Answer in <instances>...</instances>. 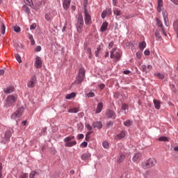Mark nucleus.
<instances>
[{
    "label": "nucleus",
    "mask_w": 178,
    "mask_h": 178,
    "mask_svg": "<svg viewBox=\"0 0 178 178\" xmlns=\"http://www.w3.org/2000/svg\"><path fill=\"white\" fill-rule=\"evenodd\" d=\"M86 78V70L84 67H81L79 70L78 76L76 78L74 81L75 84H81L83 81H84V79Z\"/></svg>",
    "instance_id": "f257e3e1"
},
{
    "label": "nucleus",
    "mask_w": 178,
    "mask_h": 178,
    "mask_svg": "<svg viewBox=\"0 0 178 178\" xmlns=\"http://www.w3.org/2000/svg\"><path fill=\"white\" fill-rule=\"evenodd\" d=\"M83 26H84V19L83 18V15L79 14L78 15V20L76 23V30L78 33H83Z\"/></svg>",
    "instance_id": "f03ea898"
},
{
    "label": "nucleus",
    "mask_w": 178,
    "mask_h": 178,
    "mask_svg": "<svg viewBox=\"0 0 178 178\" xmlns=\"http://www.w3.org/2000/svg\"><path fill=\"white\" fill-rule=\"evenodd\" d=\"M156 165V160L155 159H149L145 162L142 163V167L143 169H149Z\"/></svg>",
    "instance_id": "7ed1b4c3"
},
{
    "label": "nucleus",
    "mask_w": 178,
    "mask_h": 178,
    "mask_svg": "<svg viewBox=\"0 0 178 178\" xmlns=\"http://www.w3.org/2000/svg\"><path fill=\"white\" fill-rule=\"evenodd\" d=\"M16 99H17V97L13 95H10L7 97L6 102H4V107L5 108H10L13 104L16 102Z\"/></svg>",
    "instance_id": "20e7f679"
},
{
    "label": "nucleus",
    "mask_w": 178,
    "mask_h": 178,
    "mask_svg": "<svg viewBox=\"0 0 178 178\" xmlns=\"http://www.w3.org/2000/svg\"><path fill=\"white\" fill-rule=\"evenodd\" d=\"M84 20H85V24L86 26H91L92 24V19H91V15H90V13H88V10H87V8H86V5L84 6Z\"/></svg>",
    "instance_id": "39448f33"
},
{
    "label": "nucleus",
    "mask_w": 178,
    "mask_h": 178,
    "mask_svg": "<svg viewBox=\"0 0 178 178\" xmlns=\"http://www.w3.org/2000/svg\"><path fill=\"white\" fill-rule=\"evenodd\" d=\"M74 138V136H67L64 139L65 147H74L77 142L76 140L72 141Z\"/></svg>",
    "instance_id": "423d86ee"
},
{
    "label": "nucleus",
    "mask_w": 178,
    "mask_h": 178,
    "mask_svg": "<svg viewBox=\"0 0 178 178\" xmlns=\"http://www.w3.org/2000/svg\"><path fill=\"white\" fill-rule=\"evenodd\" d=\"M10 137H12V131L6 130L5 132V136L2 138L1 143V144H7L10 141Z\"/></svg>",
    "instance_id": "0eeeda50"
},
{
    "label": "nucleus",
    "mask_w": 178,
    "mask_h": 178,
    "mask_svg": "<svg viewBox=\"0 0 178 178\" xmlns=\"http://www.w3.org/2000/svg\"><path fill=\"white\" fill-rule=\"evenodd\" d=\"M117 48L114 47L111 51L110 58L115 59V60H119L120 59V52L116 51Z\"/></svg>",
    "instance_id": "6e6552de"
},
{
    "label": "nucleus",
    "mask_w": 178,
    "mask_h": 178,
    "mask_svg": "<svg viewBox=\"0 0 178 178\" xmlns=\"http://www.w3.org/2000/svg\"><path fill=\"white\" fill-rule=\"evenodd\" d=\"M24 112V108L20 107L14 113H13L11 118L16 120L17 118H20L23 115Z\"/></svg>",
    "instance_id": "1a4fd4ad"
},
{
    "label": "nucleus",
    "mask_w": 178,
    "mask_h": 178,
    "mask_svg": "<svg viewBox=\"0 0 178 178\" xmlns=\"http://www.w3.org/2000/svg\"><path fill=\"white\" fill-rule=\"evenodd\" d=\"M35 84H37V77H35V75H33L28 81L27 87H29V88H34Z\"/></svg>",
    "instance_id": "9d476101"
},
{
    "label": "nucleus",
    "mask_w": 178,
    "mask_h": 178,
    "mask_svg": "<svg viewBox=\"0 0 178 178\" xmlns=\"http://www.w3.org/2000/svg\"><path fill=\"white\" fill-rule=\"evenodd\" d=\"M140 70L145 73H149L152 70V65H149L147 67V65H143L140 67Z\"/></svg>",
    "instance_id": "9b49d317"
},
{
    "label": "nucleus",
    "mask_w": 178,
    "mask_h": 178,
    "mask_svg": "<svg viewBox=\"0 0 178 178\" xmlns=\"http://www.w3.org/2000/svg\"><path fill=\"white\" fill-rule=\"evenodd\" d=\"M42 66V61L41 60V58L40 56H37L35 58V67L36 69H41Z\"/></svg>",
    "instance_id": "f8f14e48"
},
{
    "label": "nucleus",
    "mask_w": 178,
    "mask_h": 178,
    "mask_svg": "<svg viewBox=\"0 0 178 178\" xmlns=\"http://www.w3.org/2000/svg\"><path fill=\"white\" fill-rule=\"evenodd\" d=\"M156 23H157V26L159 27H161L162 28L163 34L164 35H165V37H168V34H166V32H165V29L163 27V25L162 24V21H161V19H159L158 18L156 19Z\"/></svg>",
    "instance_id": "ddd939ff"
},
{
    "label": "nucleus",
    "mask_w": 178,
    "mask_h": 178,
    "mask_svg": "<svg viewBox=\"0 0 178 178\" xmlns=\"http://www.w3.org/2000/svg\"><path fill=\"white\" fill-rule=\"evenodd\" d=\"M72 0H64L63 3V8L65 10H67L69 9V7L70 6V2Z\"/></svg>",
    "instance_id": "4468645a"
},
{
    "label": "nucleus",
    "mask_w": 178,
    "mask_h": 178,
    "mask_svg": "<svg viewBox=\"0 0 178 178\" xmlns=\"http://www.w3.org/2000/svg\"><path fill=\"white\" fill-rule=\"evenodd\" d=\"M92 126L94 129H98L99 130L102 127V123L101 122H92Z\"/></svg>",
    "instance_id": "2eb2a0df"
},
{
    "label": "nucleus",
    "mask_w": 178,
    "mask_h": 178,
    "mask_svg": "<svg viewBox=\"0 0 178 178\" xmlns=\"http://www.w3.org/2000/svg\"><path fill=\"white\" fill-rule=\"evenodd\" d=\"M106 116L107 118H109L110 119H111V118H115L116 116V114L115 113V112H113L111 110H108L106 113Z\"/></svg>",
    "instance_id": "dca6fc26"
},
{
    "label": "nucleus",
    "mask_w": 178,
    "mask_h": 178,
    "mask_svg": "<svg viewBox=\"0 0 178 178\" xmlns=\"http://www.w3.org/2000/svg\"><path fill=\"white\" fill-rule=\"evenodd\" d=\"M82 161H88L91 158V154L90 153H84L81 156Z\"/></svg>",
    "instance_id": "f3484780"
},
{
    "label": "nucleus",
    "mask_w": 178,
    "mask_h": 178,
    "mask_svg": "<svg viewBox=\"0 0 178 178\" xmlns=\"http://www.w3.org/2000/svg\"><path fill=\"white\" fill-rule=\"evenodd\" d=\"M108 24L107 22H103L100 28V31H102V33H104V31H106V30H108Z\"/></svg>",
    "instance_id": "a211bd4d"
},
{
    "label": "nucleus",
    "mask_w": 178,
    "mask_h": 178,
    "mask_svg": "<svg viewBox=\"0 0 178 178\" xmlns=\"http://www.w3.org/2000/svg\"><path fill=\"white\" fill-rule=\"evenodd\" d=\"M102 108H104V103L100 102L98 104L96 109V113H100L102 111Z\"/></svg>",
    "instance_id": "6ab92c4d"
},
{
    "label": "nucleus",
    "mask_w": 178,
    "mask_h": 178,
    "mask_svg": "<svg viewBox=\"0 0 178 178\" xmlns=\"http://www.w3.org/2000/svg\"><path fill=\"white\" fill-rule=\"evenodd\" d=\"M153 102L156 109H161V101L157 99H154Z\"/></svg>",
    "instance_id": "aec40b11"
},
{
    "label": "nucleus",
    "mask_w": 178,
    "mask_h": 178,
    "mask_svg": "<svg viewBox=\"0 0 178 178\" xmlns=\"http://www.w3.org/2000/svg\"><path fill=\"white\" fill-rule=\"evenodd\" d=\"M15 91V88L13 86H10L7 88L6 90H4V92L6 94H12Z\"/></svg>",
    "instance_id": "412c9836"
},
{
    "label": "nucleus",
    "mask_w": 178,
    "mask_h": 178,
    "mask_svg": "<svg viewBox=\"0 0 178 178\" xmlns=\"http://www.w3.org/2000/svg\"><path fill=\"white\" fill-rule=\"evenodd\" d=\"M173 27H174V30L177 34V37L178 38V19H177L176 21L174 22Z\"/></svg>",
    "instance_id": "4be33fe9"
},
{
    "label": "nucleus",
    "mask_w": 178,
    "mask_h": 178,
    "mask_svg": "<svg viewBox=\"0 0 178 178\" xmlns=\"http://www.w3.org/2000/svg\"><path fill=\"white\" fill-rule=\"evenodd\" d=\"M124 137H126V131H122L119 134L117 135L118 140H122V138H124Z\"/></svg>",
    "instance_id": "5701e85b"
},
{
    "label": "nucleus",
    "mask_w": 178,
    "mask_h": 178,
    "mask_svg": "<svg viewBox=\"0 0 178 178\" xmlns=\"http://www.w3.org/2000/svg\"><path fill=\"white\" fill-rule=\"evenodd\" d=\"M140 158H141L140 153H136L133 157L132 161H134V162H137V161H140Z\"/></svg>",
    "instance_id": "b1692460"
},
{
    "label": "nucleus",
    "mask_w": 178,
    "mask_h": 178,
    "mask_svg": "<svg viewBox=\"0 0 178 178\" xmlns=\"http://www.w3.org/2000/svg\"><path fill=\"white\" fill-rule=\"evenodd\" d=\"M163 17L164 19L165 24V26H168V13L166 11H163Z\"/></svg>",
    "instance_id": "393cba45"
},
{
    "label": "nucleus",
    "mask_w": 178,
    "mask_h": 178,
    "mask_svg": "<svg viewBox=\"0 0 178 178\" xmlns=\"http://www.w3.org/2000/svg\"><path fill=\"white\" fill-rule=\"evenodd\" d=\"M24 2H25L26 5H28V6H30L33 9H34V4H33V0H24Z\"/></svg>",
    "instance_id": "a878e982"
},
{
    "label": "nucleus",
    "mask_w": 178,
    "mask_h": 178,
    "mask_svg": "<svg viewBox=\"0 0 178 178\" xmlns=\"http://www.w3.org/2000/svg\"><path fill=\"white\" fill-rule=\"evenodd\" d=\"M122 110L124 111V113L126 115V113H127V112H129V106L126 104H122Z\"/></svg>",
    "instance_id": "bb28decb"
},
{
    "label": "nucleus",
    "mask_w": 178,
    "mask_h": 178,
    "mask_svg": "<svg viewBox=\"0 0 178 178\" xmlns=\"http://www.w3.org/2000/svg\"><path fill=\"white\" fill-rule=\"evenodd\" d=\"M163 6V3L162 0H158V6H157L158 12H161Z\"/></svg>",
    "instance_id": "cd10ccee"
},
{
    "label": "nucleus",
    "mask_w": 178,
    "mask_h": 178,
    "mask_svg": "<svg viewBox=\"0 0 178 178\" xmlns=\"http://www.w3.org/2000/svg\"><path fill=\"white\" fill-rule=\"evenodd\" d=\"M145 47H147V43H145V42H142L139 43V49H140L141 51L145 49Z\"/></svg>",
    "instance_id": "c85d7f7f"
},
{
    "label": "nucleus",
    "mask_w": 178,
    "mask_h": 178,
    "mask_svg": "<svg viewBox=\"0 0 178 178\" xmlns=\"http://www.w3.org/2000/svg\"><path fill=\"white\" fill-rule=\"evenodd\" d=\"M74 97H76V93L72 92L70 94L67 95L65 98L66 99H72V98H74Z\"/></svg>",
    "instance_id": "c756f323"
},
{
    "label": "nucleus",
    "mask_w": 178,
    "mask_h": 178,
    "mask_svg": "<svg viewBox=\"0 0 178 178\" xmlns=\"http://www.w3.org/2000/svg\"><path fill=\"white\" fill-rule=\"evenodd\" d=\"M154 76L156 77H158V79H165V75H163V74H161L159 72L154 73Z\"/></svg>",
    "instance_id": "7c9ffc66"
},
{
    "label": "nucleus",
    "mask_w": 178,
    "mask_h": 178,
    "mask_svg": "<svg viewBox=\"0 0 178 178\" xmlns=\"http://www.w3.org/2000/svg\"><path fill=\"white\" fill-rule=\"evenodd\" d=\"M124 158H126V156L124 154H121L120 156L119 159H118V163H122V162H123V161H124Z\"/></svg>",
    "instance_id": "2f4dec72"
},
{
    "label": "nucleus",
    "mask_w": 178,
    "mask_h": 178,
    "mask_svg": "<svg viewBox=\"0 0 178 178\" xmlns=\"http://www.w3.org/2000/svg\"><path fill=\"white\" fill-rule=\"evenodd\" d=\"M79 112V108H73L68 110L69 113H77Z\"/></svg>",
    "instance_id": "473e14b6"
},
{
    "label": "nucleus",
    "mask_w": 178,
    "mask_h": 178,
    "mask_svg": "<svg viewBox=\"0 0 178 178\" xmlns=\"http://www.w3.org/2000/svg\"><path fill=\"white\" fill-rule=\"evenodd\" d=\"M83 129H84V124H83V123L79 122L77 124V129L79 131H81L83 130Z\"/></svg>",
    "instance_id": "72a5a7b5"
},
{
    "label": "nucleus",
    "mask_w": 178,
    "mask_h": 178,
    "mask_svg": "<svg viewBox=\"0 0 178 178\" xmlns=\"http://www.w3.org/2000/svg\"><path fill=\"white\" fill-rule=\"evenodd\" d=\"M5 30H6L5 24H3V22H1V34H5Z\"/></svg>",
    "instance_id": "f704fd0d"
},
{
    "label": "nucleus",
    "mask_w": 178,
    "mask_h": 178,
    "mask_svg": "<svg viewBox=\"0 0 178 178\" xmlns=\"http://www.w3.org/2000/svg\"><path fill=\"white\" fill-rule=\"evenodd\" d=\"M133 124V122H131V120H127V121H125L124 122V124L127 127H130V125Z\"/></svg>",
    "instance_id": "c9c22d12"
},
{
    "label": "nucleus",
    "mask_w": 178,
    "mask_h": 178,
    "mask_svg": "<svg viewBox=\"0 0 178 178\" xmlns=\"http://www.w3.org/2000/svg\"><path fill=\"white\" fill-rule=\"evenodd\" d=\"M87 97H88V98H92L94 97H95V93H94V92H89L87 95Z\"/></svg>",
    "instance_id": "e433bc0d"
},
{
    "label": "nucleus",
    "mask_w": 178,
    "mask_h": 178,
    "mask_svg": "<svg viewBox=\"0 0 178 178\" xmlns=\"http://www.w3.org/2000/svg\"><path fill=\"white\" fill-rule=\"evenodd\" d=\"M155 37L159 40H161L162 39V37L161 36V33H159L158 31L155 32Z\"/></svg>",
    "instance_id": "4c0bfd02"
},
{
    "label": "nucleus",
    "mask_w": 178,
    "mask_h": 178,
    "mask_svg": "<svg viewBox=\"0 0 178 178\" xmlns=\"http://www.w3.org/2000/svg\"><path fill=\"white\" fill-rule=\"evenodd\" d=\"M15 58L17 59V62H19V63H22V58L20 57V55L16 54Z\"/></svg>",
    "instance_id": "58836bf2"
},
{
    "label": "nucleus",
    "mask_w": 178,
    "mask_h": 178,
    "mask_svg": "<svg viewBox=\"0 0 178 178\" xmlns=\"http://www.w3.org/2000/svg\"><path fill=\"white\" fill-rule=\"evenodd\" d=\"M159 141H169L166 136H161L159 138Z\"/></svg>",
    "instance_id": "ea45409f"
},
{
    "label": "nucleus",
    "mask_w": 178,
    "mask_h": 178,
    "mask_svg": "<svg viewBox=\"0 0 178 178\" xmlns=\"http://www.w3.org/2000/svg\"><path fill=\"white\" fill-rule=\"evenodd\" d=\"M46 20H47V22H50L52 16L51 15V14H46L44 16Z\"/></svg>",
    "instance_id": "a19ab883"
},
{
    "label": "nucleus",
    "mask_w": 178,
    "mask_h": 178,
    "mask_svg": "<svg viewBox=\"0 0 178 178\" xmlns=\"http://www.w3.org/2000/svg\"><path fill=\"white\" fill-rule=\"evenodd\" d=\"M102 145L104 148H106V149L109 148V143L106 141L103 142Z\"/></svg>",
    "instance_id": "79ce46f5"
},
{
    "label": "nucleus",
    "mask_w": 178,
    "mask_h": 178,
    "mask_svg": "<svg viewBox=\"0 0 178 178\" xmlns=\"http://www.w3.org/2000/svg\"><path fill=\"white\" fill-rule=\"evenodd\" d=\"M13 29H14V31H15V33H20V31H21L20 26H14Z\"/></svg>",
    "instance_id": "37998d69"
},
{
    "label": "nucleus",
    "mask_w": 178,
    "mask_h": 178,
    "mask_svg": "<svg viewBox=\"0 0 178 178\" xmlns=\"http://www.w3.org/2000/svg\"><path fill=\"white\" fill-rule=\"evenodd\" d=\"M106 15H108V12L106 10H104L102 13V18L105 19V17H106Z\"/></svg>",
    "instance_id": "c03bdc74"
},
{
    "label": "nucleus",
    "mask_w": 178,
    "mask_h": 178,
    "mask_svg": "<svg viewBox=\"0 0 178 178\" xmlns=\"http://www.w3.org/2000/svg\"><path fill=\"white\" fill-rule=\"evenodd\" d=\"M23 10H24V12L26 13H30V8L26 6L23 7Z\"/></svg>",
    "instance_id": "a18cd8bd"
},
{
    "label": "nucleus",
    "mask_w": 178,
    "mask_h": 178,
    "mask_svg": "<svg viewBox=\"0 0 178 178\" xmlns=\"http://www.w3.org/2000/svg\"><path fill=\"white\" fill-rule=\"evenodd\" d=\"M113 12L114 15H116V16H120L121 15L120 10H114Z\"/></svg>",
    "instance_id": "49530a36"
},
{
    "label": "nucleus",
    "mask_w": 178,
    "mask_h": 178,
    "mask_svg": "<svg viewBox=\"0 0 178 178\" xmlns=\"http://www.w3.org/2000/svg\"><path fill=\"white\" fill-rule=\"evenodd\" d=\"M86 127L89 131H91L92 130V127H91L90 124H86Z\"/></svg>",
    "instance_id": "de8ad7c7"
},
{
    "label": "nucleus",
    "mask_w": 178,
    "mask_h": 178,
    "mask_svg": "<svg viewBox=\"0 0 178 178\" xmlns=\"http://www.w3.org/2000/svg\"><path fill=\"white\" fill-rule=\"evenodd\" d=\"M37 28V24H32L30 26V30H35Z\"/></svg>",
    "instance_id": "09e8293b"
},
{
    "label": "nucleus",
    "mask_w": 178,
    "mask_h": 178,
    "mask_svg": "<svg viewBox=\"0 0 178 178\" xmlns=\"http://www.w3.org/2000/svg\"><path fill=\"white\" fill-rule=\"evenodd\" d=\"M2 163H0V178H3V175H2Z\"/></svg>",
    "instance_id": "8fccbe9b"
},
{
    "label": "nucleus",
    "mask_w": 178,
    "mask_h": 178,
    "mask_svg": "<svg viewBox=\"0 0 178 178\" xmlns=\"http://www.w3.org/2000/svg\"><path fill=\"white\" fill-rule=\"evenodd\" d=\"M37 172H35V171H33V172H31V173L30 174V175H29V178H34V177L35 176V174H36Z\"/></svg>",
    "instance_id": "3c124183"
},
{
    "label": "nucleus",
    "mask_w": 178,
    "mask_h": 178,
    "mask_svg": "<svg viewBox=\"0 0 178 178\" xmlns=\"http://www.w3.org/2000/svg\"><path fill=\"white\" fill-rule=\"evenodd\" d=\"M42 49L41 46H37L35 49V52H40Z\"/></svg>",
    "instance_id": "603ef678"
},
{
    "label": "nucleus",
    "mask_w": 178,
    "mask_h": 178,
    "mask_svg": "<svg viewBox=\"0 0 178 178\" xmlns=\"http://www.w3.org/2000/svg\"><path fill=\"white\" fill-rule=\"evenodd\" d=\"M136 58L141 59V53L140 51L136 53Z\"/></svg>",
    "instance_id": "864d4df0"
},
{
    "label": "nucleus",
    "mask_w": 178,
    "mask_h": 178,
    "mask_svg": "<svg viewBox=\"0 0 178 178\" xmlns=\"http://www.w3.org/2000/svg\"><path fill=\"white\" fill-rule=\"evenodd\" d=\"M81 147H83V148H86L87 147V145H88V143L87 142H83L81 144Z\"/></svg>",
    "instance_id": "5fc2aeb1"
},
{
    "label": "nucleus",
    "mask_w": 178,
    "mask_h": 178,
    "mask_svg": "<svg viewBox=\"0 0 178 178\" xmlns=\"http://www.w3.org/2000/svg\"><path fill=\"white\" fill-rule=\"evenodd\" d=\"M99 51H101V48L98 47L97 50L95 51V56H99Z\"/></svg>",
    "instance_id": "6e6d98bb"
},
{
    "label": "nucleus",
    "mask_w": 178,
    "mask_h": 178,
    "mask_svg": "<svg viewBox=\"0 0 178 178\" xmlns=\"http://www.w3.org/2000/svg\"><path fill=\"white\" fill-rule=\"evenodd\" d=\"M77 138L78 140H81L82 138H84V135L83 134H79Z\"/></svg>",
    "instance_id": "4d7b16f0"
},
{
    "label": "nucleus",
    "mask_w": 178,
    "mask_h": 178,
    "mask_svg": "<svg viewBox=\"0 0 178 178\" xmlns=\"http://www.w3.org/2000/svg\"><path fill=\"white\" fill-rule=\"evenodd\" d=\"M149 54H150V52H149V50H148V49H146V50L144 51V55H145L146 56H149Z\"/></svg>",
    "instance_id": "13d9d810"
},
{
    "label": "nucleus",
    "mask_w": 178,
    "mask_h": 178,
    "mask_svg": "<svg viewBox=\"0 0 178 178\" xmlns=\"http://www.w3.org/2000/svg\"><path fill=\"white\" fill-rule=\"evenodd\" d=\"M113 45H114L113 42H111L108 44V49H111V48H113Z\"/></svg>",
    "instance_id": "bf43d9fd"
},
{
    "label": "nucleus",
    "mask_w": 178,
    "mask_h": 178,
    "mask_svg": "<svg viewBox=\"0 0 178 178\" xmlns=\"http://www.w3.org/2000/svg\"><path fill=\"white\" fill-rule=\"evenodd\" d=\"M19 178H29V175L27 174H22Z\"/></svg>",
    "instance_id": "052dcab7"
},
{
    "label": "nucleus",
    "mask_w": 178,
    "mask_h": 178,
    "mask_svg": "<svg viewBox=\"0 0 178 178\" xmlns=\"http://www.w3.org/2000/svg\"><path fill=\"white\" fill-rule=\"evenodd\" d=\"M99 88H100V90H104L105 88V84L102 83L99 86Z\"/></svg>",
    "instance_id": "680f3d73"
},
{
    "label": "nucleus",
    "mask_w": 178,
    "mask_h": 178,
    "mask_svg": "<svg viewBox=\"0 0 178 178\" xmlns=\"http://www.w3.org/2000/svg\"><path fill=\"white\" fill-rule=\"evenodd\" d=\"M90 134H91V132H89L86 134V141H88V140H90V138L88 137V136H90Z\"/></svg>",
    "instance_id": "e2e57ef3"
},
{
    "label": "nucleus",
    "mask_w": 178,
    "mask_h": 178,
    "mask_svg": "<svg viewBox=\"0 0 178 178\" xmlns=\"http://www.w3.org/2000/svg\"><path fill=\"white\" fill-rule=\"evenodd\" d=\"M112 126H113V122H109L107 123V127H111Z\"/></svg>",
    "instance_id": "0e129e2a"
},
{
    "label": "nucleus",
    "mask_w": 178,
    "mask_h": 178,
    "mask_svg": "<svg viewBox=\"0 0 178 178\" xmlns=\"http://www.w3.org/2000/svg\"><path fill=\"white\" fill-rule=\"evenodd\" d=\"M87 54H88V55H91V49H90V48H88V49H87Z\"/></svg>",
    "instance_id": "69168bd1"
},
{
    "label": "nucleus",
    "mask_w": 178,
    "mask_h": 178,
    "mask_svg": "<svg viewBox=\"0 0 178 178\" xmlns=\"http://www.w3.org/2000/svg\"><path fill=\"white\" fill-rule=\"evenodd\" d=\"M124 74H130V71L129 70H125L123 72Z\"/></svg>",
    "instance_id": "338daca9"
},
{
    "label": "nucleus",
    "mask_w": 178,
    "mask_h": 178,
    "mask_svg": "<svg viewBox=\"0 0 178 178\" xmlns=\"http://www.w3.org/2000/svg\"><path fill=\"white\" fill-rule=\"evenodd\" d=\"M172 2H173L175 5H178V0H170Z\"/></svg>",
    "instance_id": "774afa93"
}]
</instances>
